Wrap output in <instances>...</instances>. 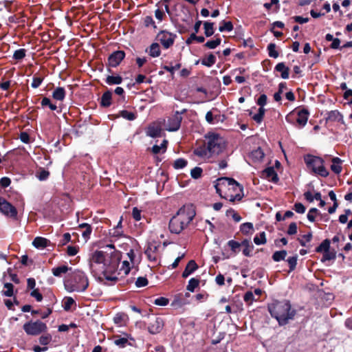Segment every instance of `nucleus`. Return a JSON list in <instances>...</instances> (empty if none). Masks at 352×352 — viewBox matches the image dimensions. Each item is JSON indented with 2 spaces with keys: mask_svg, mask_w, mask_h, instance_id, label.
I'll list each match as a JSON object with an SVG mask.
<instances>
[{
  "mask_svg": "<svg viewBox=\"0 0 352 352\" xmlns=\"http://www.w3.org/2000/svg\"><path fill=\"white\" fill-rule=\"evenodd\" d=\"M122 258L121 252L118 250H113L111 252H107L101 250H96L92 255L91 260L97 264H102V274L107 280H118V278L112 276L118 268Z\"/></svg>",
  "mask_w": 352,
  "mask_h": 352,
  "instance_id": "f257e3e1",
  "label": "nucleus"
},
{
  "mask_svg": "<svg viewBox=\"0 0 352 352\" xmlns=\"http://www.w3.org/2000/svg\"><path fill=\"white\" fill-rule=\"evenodd\" d=\"M196 215L193 205H186L179 209L169 221L168 229L173 234H180Z\"/></svg>",
  "mask_w": 352,
  "mask_h": 352,
  "instance_id": "f03ea898",
  "label": "nucleus"
},
{
  "mask_svg": "<svg viewBox=\"0 0 352 352\" xmlns=\"http://www.w3.org/2000/svg\"><path fill=\"white\" fill-rule=\"evenodd\" d=\"M268 310L272 317L274 318L280 326H284L293 320L296 311L292 308L289 300H274L268 305Z\"/></svg>",
  "mask_w": 352,
  "mask_h": 352,
  "instance_id": "7ed1b4c3",
  "label": "nucleus"
},
{
  "mask_svg": "<svg viewBox=\"0 0 352 352\" xmlns=\"http://www.w3.org/2000/svg\"><path fill=\"white\" fill-rule=\"evenodd\" d=\"M89 281L85 273L76 270L69 274L64 280L65 289L68 292H84L88 288Z\"/></svg>",
  "mask_w": 352,
  "mask_h": 352,
  "instance_id": "20e7f679",
  "label": "nucleus"
},
{
  "mask_svg": "<svg viewBox=\"0 0 352 352\" xmlns=\"http://www.w3.org/2000/svg\"><path fill=\"white\" fill-rule=\"evenodd\" d=\"M304 161L308 169L312 173L322 177H327L329 172L324 167V161L322 158L307 154L304 157Z\"/></svg>",
  "mask_w": 352,
  "mask_h": 352,
  "instance_id": "39448f33",
  "label": "nucleus"
},
{
  "mask_svg": "<svg viewBox=\"0 0 352 352\" xmlns=\"http://www.w3.org/2000/svg\"><path fill=\"white\" fill-rule=\"evenodd\" d=\"M206 144L209 151L208 157L212 155H219L225 148L226 144L223 138L217 133H208L206 135Z\"/></svg>",
  "mask_w": 352,
  "mask_h": 352,
  "instance_id": "423d86ee",
  "label": "nucleus"
},
{
  "mask_svg": "<svg viewBox=\"0 0 352 352\" xmlns=\"http://www.w3.org/2000/svg\"><path fill=\"white\" fill-rule=\"evenodd\" d=\"M23 329L28 336H37L43 333H46L48 327L46 323L41 320H30L23 325Z\"/></svg>",
  "mask_w": 352,
  "mask_h": 352,
  "instance_id": "0eeeda50",
  "label": "nucleus"
},
{
  "mask_svg": "<svg viewBox=\"0 0 352 352\" xmlns=\"http://www.w3.org/2000/svg\"><path fill=\"white\" fill-rule=\"evenodd\" d=\"M177 38L175 34L171 33L166 30H160L157 34V40L160 41L162 47L167 50L173 45Z\"/></svg>",
  "mask_w": 352,
  "mask_h": 352,
  "instance_id": "6e6552de",
  "label": "nucleus"
},
{
  "mask_svg": "<svg viewBox=\"0 0 352 352\" xmlns=\"http://www.w3.org/2000/svg\"><path fill=\"white\" fill-rule=\"evenodd\" d=\"M0 212L8 218L17 219L18 211L16 207L1 197H0Z\"/></svg>",
  "mask_w": 352,
  "mask_h": 352,
  "instance_id": "1a4fd4ad",
  "label": "nucleus"
},
{
  "mask_svg": "<svg viewBox=\"0 0 352 352\" xmlns=\"http://www.w3.org/2000/svg\"><path fill=\"white\" fill-rule=\"evenodd\" d=\"M217 184L214 185L216 191L217 193L221 192V186H232L234 190H236L237 189L239 190L240 192L243 193V187L241 186L239 182H237L236 180H234L233 178L230 177H221L219 178L217 180Z\"/></svg>",
  "mask_w": 352,
  "mask_h": 352,
  "instance_id": "9d476101",
  "label": "nucleus"
},
{
  "mask_svg": "<svg viewBox=\"0 0 352 352\" xmlns=\"http://www.w3.org/2000/svg\"><path fill=\"white\" fill-rule=\"evenodd\" d=\"M125 52L122 50H117L112 52L109 54L107 62L106 63V66L108 67V72H112L111 70V67H117L120 63L125 58Z\"/></svg>",
  "mask_w": 352,
  "mask_h": 352,
  "instance_id": "9b49d317",
  "label": "nucleus"
},
{
  "mask_svg": "<svg viewBox=\"0 0 352 352\" xmlns=\"http://www.w3.org/2000/svg\"><path fill=\"white\" fill-rule=\"evenodd\" d=\"M186 109H183L181 112L177 111L175 114L170 117L167 120V128L168 131H176L181 126L182 117L181 114L185 113Z\"/></svg>",
  "mask_w": 352,
  "mask_h": 352,
  "instance_id": "f8f14e48",
  "label": "nucleus"
},
{
  "mask_svg": "<svg viewBox=\"0 0 352 352\" xmlns=\"http://www.w3.org/2000/svg\"><path fill=\"white\" fill-rule=\"evenodd\" d=\"M267 96L264 94H261L256 100V104L260 106V107L258 108V113L252 116V119L258 124L261 123L263 120L265 113L264 106L267 104Z\"/></svg>",
  "mask_w": 352,
  "mask_h": 352,
  "instance_id": "ddd939ff",
  "label": "nucleus"
},
{
  "mask_svg": "<svg viewBox=\"0 0 352 352\" xmlns=\"http://www.w3.org/2000/svg\"><path fill=\"white\" fill-rule=\"evenodd\" d=\"M160 246V244L155 241L148 242L147 243L146 248L144 250V254L150 261H157Z\"/></svg>",
  "mask_w": 352,
  "mask_h": 352,
  "instance_id": "4468645a",
  "label": "nucleus"
},
{
  "mask_svg": "<svg viewBox=\"0 0 352 352\" xmlns=\"http://www.w3.org/2000/svg\"><path fill=\"white\" fill-rule=\"evenodd\" d=\"M164 325V320L162 318L155 317L148 323V331L151 334H157L162 330Z\"/></svg>",
  "mask_w": 352,
  "mask_h": 352,
  "instance_id": "2eb2a0df",
  "label": "nucleus"
},
{
  "mask_svg": "<svg viewBox=\"0 0 352 352\" xmlns=\"http://www.w3.org/2000/svg\"><path fill=\"white\" fill-rule=\"evenodd\" d=\"M294 111H296L297 118L296 122L300 127H304L308 120L309 111L307 108H302L300 109H296Z\"/></svg>",
  "mask_w": 352,
  "mask_h": 352,
  "instance_id": "dca6fc26",
  "label": "nucleus"
},
{
  "mask_svg": "<svg viewBox=\"0 0 352 352\" xmlns=\"http://www.w3.org/2000/svg\"><path fill=\"white\" fill-rule=\"evenodd\" d=\"M325 120H326V122H338L342 124H345L344 121L343 120V116L338 110H333V111L327 112Z\"/></svg>",
  "mask_w": 352,
  "mask_h": 352,
  "instance_id": "f3484780",
  "label": "nucleus"
},
{
  "mask_svg": "<svg viewBox=\"0 0 352 352\" xmlns=\"http://www.w3.org/2000/svg\"><path fill=\"white\" fill-rule=\"evenodd\" d=\"M262 175L265 178L274 183H277L278 182V175L272 166H270L264 169L262 172Z\"/></svg>",
  "mask_w": 352,
  "mask_h": 352,
  "instance_id": "a211bd4d",
  "label": "nucleus"
},
{
  "mask_svg": "<svg viewBox=\"0 0 352 352\" xmlns=\"http://www.w3.org/2000/svg\"><path fill=\"white\" fill-rule=\"evenodd\" d=\"M124 335L126 336L124 338H121L118 335L114 336L116 338L114 340V344L120 348H124L126 345L131 346V344L129 342V339L134 340L130 334L124 333Z\"/></svg>",
  "mask_w": 352,
  "mask_h": 352,
  "instance_id": "6ab92c4d",
  "label": "nucleus"
},
{
  "mask_svg": "<svg viewBox=\"0 0 352 352\" xmlns=\"http://www.w3.org/2000/svg\"><path fill=\"white\" fill-rule=\"evenodd\" d=\"M199 266L194 260H190L187 263L182 276L184 278L188 277L191 274L198 269Z\"/></svg>",
  "mask_w": 352,
  "mask_h": 352,
  "instance_id": "aec40b11",
  "label": "nucleus"
},
{
  "mask_svg": "<svg viewBox=\"0 0 352 352\" xmlns=\"http://www.w3.org/2000/svg\"><path fill=\"white\" fill-rule=\"evenodd\" d=\"M77 229L81 231L82 236L86 241L90 238V235L92 232V227L91 225L83 223L80 224Z\"/></svg>",
  "mask_w": 352,
  "mask_h": 352,
  "instance_id": "412c9836",
  "label": "nucleus"
},
{
  "mask_svg": "<svg viewBox=\"0 0 352 352\" xmlns=\"http://www.w3.org/2000/svg\"><path fill=\"white\" fill-rule=\"evenodd\" d=\"M112 100V91L107 90L103 93L100 98V104L102 107H109L111 104Z\"/></svg>",
  "mask_w": 352,
  "mask_h": 352,
  "instance_id": "4be33fe9",
  "label": "nucleus"
},
{
  "mask_svg": "<svg viewBox=\"0 0 352 352\" xmlns=\"http://www.w3.org/2000/svg\"><path fill=\"white\" fill-rule=\"evenodd\" d=\"M274 71L280 73V77L287 79L289 76V68L286 67L284 63H278L274 67Z\"/></svg>",
  "mask_w": 352,
  "mask_h": 352,
  "instance_id": "5701e85b",
  "label": "nucleus"
},
{
  "mask_svg": "<svg viewBox=\"0 0 352 352\" xmlns=\"http://www.w3.org/2000/svg\"><path fill=\"white\" fill-rule=\"evenodd\" d=\"M332 164L331 165V170L336 174H340L342 170L341 166L342 160L338 157H333L331 159Z\"/></svg>",
  "mask_w": 352,
  "mask_h": 352,
  "instance_id": "b1692460",
  "label": "nucleus"
},
{
  "mask_svg": "<svg viewBox=\"0 0 352 352\" xmlns=\"http://www.w3.org/2000/svg\"><path fill=\"white\" fill-rule=\"evenodd\" d=\"M50 241L44 237L36 236L33 242L32 245L38 249H43L48 246Z\"/></svg>",
  "mask_w": 352,
  "mask_h": 352,
  "instance_id": "393cba45",
  "label": "nucleus"
},
{
  "mask_svg": "<svg viewBox=\"0 0 352 352\" xmlns=\"http://www.w3.org/2000/svg\"><path fill=\"white\" fill-rule=\"evenodd\" d=\"M206 37H210L214 34V23L207 21L203 23Z\"/></svg>",
  "mask_w": 352,
  "mask_h": 352,
  "instance_id": "a878e982",
  "label": "nucleus"
},
{
  "mask_svg": "<svg viewBox=\"0 0 352 352\" xmlns=\"http://www.w3.org/2000/svg\"><path fill=\"white\" fill-rule=\"evenodd\" d=\"M66 96V91L63 87H58L52 92V97L54 99L59 101L64 100Z\"/></svg>",
  "mask_w": 352,
  "mask_h": 352,
  "instance_id": "bb28decb",
  "label": "nucleus"
},
{
  "mask_svg": "<svg viewBox=\"0 0 352 352\" xmlns=\"http://www.w3.org/2000/svg\"><path fill=\"white\" fill-rule=\"evenodd\" d=\"M216 60V56L213 54L210 53L207 56L201 60V63L203 65L210 67L215 64Z\"/></svg>",
  "mask_w": 352,
  "mask_h": 352,
  "instance_id": "cd10ccee",
  "label": "nucleus"
},
{
  "mask_svg": "<svg viewBox=\"0 0 352 352\" xmlns=\"http://www.w3.org/2000/svg\"><path fill=\"white\" fill-rule=\"evenodd\" d=\"M215 38L213 40L208 41L205 44L204 47L208 49H215L217 46H219L221 43V38L219 36V34L216 35Z\"/></svg>",
  "mask_w": 352,
  "mask_h": 352,
  "instance_id": "c85d7f7f",
  "label": "nucleus"
},
{
  "mask_svg": "<svg viewBox=\"0 0 352 352\" xmlns=\"http://www.w3.org/2000/svg\"><path fill=\"white\" fill-rule=\"evenodd\" d=\"M123 78L121 76H107L105 79V82L109 85H120L122 82Z\"/></svg>",
  "mask_w": 352,
  "mask_h": 352,
  "instance_id": "c756f323",
  "label": "nucleus"
},
{
  "mask_svg": "<svg viewBox=\"0 0 352 352\" xmlns=\"http://www.w3.org/2000/svg\"><path fill=\"white\" fill-rule=\"evenodd\" d=\"M70 270H72V267H69L67 265H64L52 268V272L54 276L60 277L62 274H65Z\"/></svg>",
  "mask_w": 352,
  "mask_h": 352,
  "instance_id": "7c9ffc66",
  "label": "nucleus"
},
{
  "mask_svg": "<svg viewBox=\"0 0 352 352\" xmlns=\"http://www.w3.org/2000/svg\"><path fill=\"white\" fill-rule=\"evenodd\" d=\"M148 54L151 57H158L161 54L160 45L157 43H152L149 47Z\"/></svg>",
  "mask_w": 352,
  "mask_h": 352,
  "instance_id": "2f4dec72",
  "label": "nucleus"
},
{
  "mask_svg": "<svg viewBox=\"0 0 352 352\" xmlns=\"http://www.w3.org/2000/svg\"><path fill=\"white\" fill-rule=\"evenodd\" d=\"M240 231L245 235H249L254 232L253 223L250 222L243 223L240 226Z\"/></svg>",
  "mask_w": 352,
  "mask_h": 352,
  "instance_id": "473e14b6",
  "label": "nucleus"
},
{
  "mask_svg": "<svg viewBox=\"0 0 352 352\" xmlns=\"http://www.w3.org/2000/svg\"><path fill=\"white\" fill-rule=\"evenodd\" d=\"M241 246H244V249L243 250V254L245 256H251V252L254 249V245L250 244V242L248 239H244L241 241Z\"/></svg>",
  "mask_w": 352,
  "mask_h": 352,
  "instance_id": "72a5a7b5",
  "label": "nucleus"
},
{
  "mask_svg": "<svg viewBox=\"0 0 352 352\" xmlns=\"http://www.w3.org/2000/svg\"><path fill=\"white\" fill-rule=\"evenodd\" d=\"M119 117H122L127 120L132 121L136 119L137 115L133 112L128 111L126 110H122L120 111L118 115L116 116V118Z\"/></svg>",
  "mask_w": 352,
  "mask_h": 352,
  "instance_id": "f704fd0d",
  "label": "nucleus"
},
{
  "mask_svg": "<svg viewBox=\"0 0 352 352\" xmlns=\"http://www.w3.org/2000/svg\"><path fill=\"white\" fill-rule=\"evenodd\" d=\"M233 30V24L230 21L223 20L219 23V30L221 32H231Z\"/></svg>",
  "mask_w": 352,
  "mask_h": 352,
  "instance_id": "c9c22d12",
  "label": "nucleus"
},
{
  "mask_svg": "<svg viewBox=\"0 0 352 352\" xmlns=\"http://www.w3.org/2000/svg\"><path fill=\"white\" fill-rule=\"evenodd\" d=\"M331 241L328 239H324L320 245L316 248V252L318 253L325 252L330 250Z\"/></svg>",
  "mask_w": 352,
  "mask_h": 352,
  "instance_id": "e433bc0d",
  "label": "nucleus"
},
{
  "mask_svg": "<svg viewBox=\"0 0 352 352\" xmlns=\"http://www.w3.org/2000/svg\"><path fill=\"white\" fill-rule=\"evenodd\" d=\"M193 153L198 157H204L208 156V154H209V151L208 150V147L205 144L204 146H199L195 148L193 151Z\"/></svg>",
  "mask_w": 352,
  "mask_h": 352,
  "instance_id": "4c0bfd02",
  "label": "nucleus"
},
{
  "mask_svg": "<svg viewBox=\"0 0 352 352\" xmlns=\"http://www.w3.org/2000/svg\"><path fill=\"white\" fill-rule=\"evenodd\" d=\"M287 254V252L285 250H280V251H276L272 254V258L274 261L279 262L280 261L285 260Z\"/></svg>",
  "mask_w": 352,
  "mask_h": 352,
  "instance_id": "58836bf2",
  "label": "nucleus"
},
{
  "mask_svg": "<svg viewBox=\"0 0 352 352\" xmlns=\"http://www.w3.org/2000/svg\"><path fill=\"white\" fill-rule=\"evenodd\" d=\"M265 155L263 150L258 147L256 149L254 150L250 153V157L254 161H261L264 157Z\"/></svg>",
  "mask_w": 352,
  "mask_h": 352,
  "instance_id": "ea45409f",
  "label": "nucleus"
},
{
  "mask_svg": "<svg viewBox=\"0 0 352 352\" xmlns=\"http://www.w3.org/2000/svg\"><path fill=\"white\" fill-rule=\"evenodd\" d=\"M44 80V77L36 73L33 76L31 87L36 89L40 87Z\"/></svg>",
  "mask_w": 352,
  "mask_h": 352,
  "instance_id": "a19ab883",
  "label": "nucleus"
},
{
  "mask_svg": "<svg viewBox=\"0 0 352 352\" xmlns=\"http://www.w3.org/2000/svg\"><path fill=\"white\" fill-rule=\"evenodd\" d=\"M228 245L230 247L231 251L234 254H237L240 252V248L241 246V242L239 243L234 240H230L227 243Z\"/></svg>",
  "mask_w": 352,
  "mask_h": 352,
  "instance_id": "79ce46f5",
  "label": "nucleus"
},
{
  "mask_svg": "<svg viewBox=\"0 0 352 352\" xmlns=\"http://www.w3.org/2000/svg\"><path fill=\"white\" fill-rule=\"evenodd\" d=\"M41 335V336L39 337L38 341L41 345H47L52 340V335L47 331L46 333H43Z\"/></svg>",
  "mask_w": 352,
  "mask_h": 352,
  "instance_id": "37998d69",
  "label": "nucleus"
},
{
  "mask_svg": "<svg viewBox=\"0 0 352 352\" xmlns=\"http://www.w3.org/2000/svg\"><path fill=\"white\" fill-rule=\"evenodd\" d=\"M200 280L196 278H192L189 280L188 284L186 286V289L189 292H193L195 289L199 285Z\"/></svg>",
  "mask_w": 352,
  "mask_h": 352,
  "instance_id": "c03bdc74",
  "label": "nucleus"
},
{
  "mask_svg": "<svg viewBox=\"0 0 352 352\" xmlns=\"http://www.w3.org/2000/svg\"><path fill=\"white\" fill-rule=\"evenodd\" d=\"M254 242L258 245L265 244L267 242L265 232H261L258 234H256L254 238Z\"/></svg>",
  "mask_w": 352,
  "mask_h": 352,
  "instance_id": "a18cd8bd",
  "label": "nucleus"
},
{
  "mask_svg": "<svg viewBox=\"0 0 352 352\" xmlns=\"http://www.w3.org/2000/svg\"><path fill=\"white\" fill-rule=\"evenodd\" d=\"M36 176L40 181H44L49 177L50 172L47 170H45V168H40L36 171Z\"/></svg>",
  "mask_w": 352,
  "mask_h": 352,
  "instance_id": "49530a36",
  "label": "nucleus"
},
{
  "mask_svg": "<svg viewBox=\"0 0 352 352\" xmlns=\"http://www.w3.org/2000/svg\"><path fill=\"white\" fill-rule=\"evenodd\" d=\"M336 258V252L335 250H328L323 253V256L321 258V262L324 263L327 261L335 260Z\"/></svg>",
  "mask_w": 352,
  "mask_h": 352,
  "instance_id": "de8ad7c7",
  "label": "nucleus"
},
{
  "mask_svg": "<svg viewBox=\"0 0 352 352\" xmlns=\"http://www.w3.org/2000/svg\"><path fill=\"white\" fill-rule=\"evenodd\" d=\"M297 261H298V255L296 254L293 256H289L287 259V262L288 263L289 270V272H293L296 270V265H297Z\"/></svg>",
  "mask_w": 352,
  "mask_h": 352,
  "instance_id": "09e8293b",
  "label": "nucleus"
},
{
  "mask_svg": "<svg viewBox=\"0 0 352 352\" xmlns=\"http://www.w3.org/2000/svg\"><path fill=\"white\" fill-rule=\"evenodd\" d=\"M41 104L42 107H48L52 111H56L57 109V106L55 104H53L49 98L44 97L42 99Z\"/></svg>",
  "mask_w": 352,
  "mask_h": 352,
  "instance_id": "8fccbe9b",
  "label": "nucleus"
},
{
  "mask_svg": "<svg viewBox=\"0 0 352 352\" xmlns=\"http://www.w3.org/2000/svg\"><path fill=\"white\" fill-rule=\"evenodd\" d=\"M4 288L6 290L2 291L3 295L11 297L14 294V285L10 283H6L4 284Z\"/></svg>",
  "mask_w": 352,
  "mask_h": 352,
  "instance_id": "3c124183",
  "label": "nucleus"
},
{
  "mask_svg": "<svg viewBox=\"0 0 352 352\" xmlns=\"http://www.w3.org/2000/svg\"><path fill=\"white\" fill-rule=\"evenodd\" d=\"M188 164L186 160L184 158H178L175 160L173 166L175 169H182L186 167Z\"/></svg>",
  "mask_w": 352,
  "mask_h": 352,
  "instance_id": "603ef678",
  "label": "nucleus"
},
{
  "mask_svg": "<svg viewBox=\"0 0 352 352\" xmlns=\"http://www.w3.org/2000/svg\"><path fill=\"white\" fill-rule=\"evenodd\" d=\"M276 45L275 43H271L267 45L268 54L270 57L276 58L278 57V52L276 50Z\"/></svg>",
  "mask_w": 352,
  "mask_h": 352,
  "instance_id": "864d4df0",
  "label": "nucleus"
},
{
  "mask_svg": "<svg viewBox=\"0 0 352 352\" xmlns=\"http://www.w3.org/2000/svg\"><path fill=\"white\" fill-rule=\"evenodd\" d=\"M63 308L65 311H69L72 305H76L75 300L70 296L65 297L63 300Z\"/></svg>",
  "mask_w": 352,
  "mask_h": 352,
  "instance_id": "5fc2aeb1",
  "label": "nucleus"
},
{
  "mask_svg": "<svg viewBox=\"0 0 352 352\" xmlns=\"http://www.w3.org/2000/svg\"><path fill=\"white\" fill-rule=\"evenodd\" d=\"M26 54V50L23 48L16 50L13 54L12 58L16 60L23 59Z\"/></svg>",
  "mask_w": 352,
  "mask_h": 352,
  "instance_id": "6e6d98bb",
  "label": "nucleus"
},
{
  "mask_svg": "<svg viewBox=\"0 0 352 352\" xmlns=\"http://www.w3.org/2000/svg\"><path fill=\"white\" fill-rule=\"evenodd\" d=\"M203 170L200 167H195L190 171V175L193 179H199L201 177Z\"/></svg>",
  "mask_w": 352,
  "mask_h": 352,
  "instance_id": "4d7b16f0",
  "label": "nucleus"
},
{
  "mask_svg": "<svg viewBox=\"0 0 352 352\" xmlns=\"http://www.w3.org/2000/svg\"><path fill=\"white\" fill-rule=\"evenodd\" d=\"M312 233L309 232L307 234H304L302 236V239H298L299 243L301 246L305 247L306 246V242H309L312 239Z\"/></svg>",
  "mask_w": 352,
  "mask_h": 352,
  "instance_id": "13d9d810",
  "label": "nucleus"
},
{
  "mask_svg": "<svg viewBox=\"0 0 352 352\" xmlns=\"http://www.w3.org/2000/svg\"><path fill=\"white\" fill-rule=\"evenodd\" d=\"M147 135L151 138H156L160 135V129L155 126H150L148 129Z\"/></svg>",
  "mask_w": 352,
  "mask_h": 352,
  "instance_id": "bf43d9fd",
  "label": "nucleus"
},
{
  "mask_svg": "<svg viewBox=\"0 0 352 352\" xmlns=\"http://www.w3.org/2000/svg\"><path fill=\"white\" fill-rule=\"evenodd\" d=\"M135 284L137 287H143L148 284V280L146 277L140 276L137 278Z\"/></svg>",
  "mask_w": 352,
  "mask_h": 352,
  "instance_id": "052dcab7",
  "label": "nucleus"
},
{
  "mask_svg": "<svg viewBox=\"0 0 352 352\" xmlns=\"http://www.w3.org/2000/svg\"><path fill=\"white\" fill-rule=\"evenodd\" d=\"M181 67V63H177L175 66L163 65L162 67L166 72H170L171 75L173 76L175 74V71L180 69Z\"/></svg>",
  "mask_w": 352,
  "mask_h": 352,
  "instance_id": "680f3d73",
  "label": "nucleus"
},
{
  "mask_svg": "<svg viewBox=\"0 0 352 352\" xmlns=\"http://www.w3.org/2000/svg\"><path fill=\"white\" fill-rule=\"evenodd\" d=\"M144 25L145 27H147V28L149 26H152L154 29L157 28L155 21H154L153 19L152 18V16H146L144 19Z\"/></svg>",
  "mask_w": 352,
  "mask_h": 352,
  "instance_id": "e2e57ef3",
  "label": "nucleus"
},
{
  "mask_svg": "<svg viewBox=\"0 0 352 352\" xmlns=\"http://www.w3.org/2000/svg\"><path fill=\"white\" fill-rule=\"evenodd\" d=\"M169 300L165 297H159L155 299L153 303L157 306H166L168 304Z\"/></svg>",
  "mask_w": 352,
  "mask_h": 352,
  "instance_id": "0e129e2a",
  "label": "nucleus"
},
{
  "mask_svg": "<svg viewBox=\"0 0 352 352\" xmlns=\"http://www.w3.org/2000/svg\"><path fill=\"white\" fill-rule=\"evenodd\" d=\"M218 117H220V115L214 116L211 111H209L206 114V120L209 124H214V120Z\"/></svg>",
  "mask_w": 352,
  "mask_h": 352,
  "instance_id": "69168bd1",
  "label": "nucleus"
},
{
  "mask_svg": "<svg viewBox=\"0 0 352 352\" xmlns=\"http://www.w3.org/2000/svg\"><path fill=\"white\" fill-rule=\"evenodd\" d=\"M109 234L112 237L120 238L123 236V232L121 229L113 228L109 230Z\"/></svg>",
  "mask_w": 352,
  "mask_h": 352,
  "instance_id": "338daca9",
  "label": "nucleus"
},
{
  "mask_svg": "<svg viewBox=\"0 0 352 352\" xmlns=\"http://www.w3.org/2000/svg\"><path fill=\"white\" fill-rule=\"evenodd\" d=\"M30 296L34 298L37 302H41L43 300V295L40 293L38 289H34L30 292Z\"/></svg>",
  "mask_w": 352,
  "mask_h": 352,
  "instance_id": "774afa93",
  "label": "nucleus"
}]
</instances>
